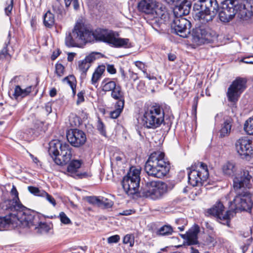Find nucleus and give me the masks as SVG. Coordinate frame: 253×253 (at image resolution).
<instances>
[{
    "label": "nucleus",
    "mask_w": 253,
    "mask_h": 253,
    "mask_svg": "<svg viewBox=\"0 0 253 253\" xmlns=\"http://www.w3.org/2000/svg\"><path fill=\"white\" fill-rule=\"evenodd\" d=\"M189 170L188 182L193 187L202 185L209 175L207 165L203 162H198L195 166H192Z\"/></svg>",
    "instance_id": "nucleus-10"
},
{
    "label": "nucleus",
    "mask_w": 253,
    "mask_h": 253,
    "mask_svg": "<svg viewBox=\"0 0 253 253\" xmlns=\"http://www.w3.org/2000/svg\"><path fill=\"white\" fill-rule=\"evenodd\" d=\"M74 56H75V53H69L68 56V60L70 62L73 61Z\"/></svg>",
    "instance_id": "nucleus-58"
},
{
    "label": "nucleus",
    "mask_w": 253,
    "mask_h": 253,
    "mask_svg": "<svg viewBox=\"0 0 253 253\" xmlns=\"http://www.w3.org/2000/svg\"><path fill=\"white\" fill-rule=\"evenodd\" d=\"M68 142L76 147H79L83 145L86 141V137L85 133L80 129H71L68 131L66 134Z\"/></svg>",
    "instance_id": "nucleus-15"
},
{
    "label": "nucleus",
    "mask_w": 253,
    "mask_h": 253,
    "mask_svg": "<svg viewBox=\"0 0 253 253\" xmlns=\"http://www.w3.org/2000/svg\"><path fill=\"white\" fill-rule=\"evenodd\" d=\"M187 14L180 15L174 14V18L171 24L173 32L183 38H186L190 34L191 22L182 16Z\"/></svg>",
    "instance_id": "nucleus-12"
},
{
    "label": "nucleus",
    "mask_w": 253,
    "mask_h": 253,
    "mask_svg": "<svg viewBox=\"0 0 253 253\" xmlns=\"http://www.w3.org/2000/svg\"><path fill=\"white\" fill-rule=\"evenodd\" d=\"M78 66L80 71L83 74H85L86 72L90 67V64L84 59L79 62Z\"/></svg>",
    "instance_id": "nucleus-34"
},
{
    "label": "nucleus",
    "mask_w": 253,
    "mask_h": 253,
    "mask_svg": "<svg viewBox=\"0 0 253 253\" xmlns=\"http://www.w3.org/2000/svg\"><path fill=\"white\" fill-rule=\"evenodd\" d=\"M28 189L29 191L34 195L38 196H42V192H44L43 190H40L38 188L34 186H28Z\"/></svg>",
    "instance_id": "nucleus-40"
},
{
    "label": "nucleus",
    "mask_w": 253,
    "mask_h": 253,
    "mask_svg": "<svg viewBox=\"0 0 253 253\" xmlns=\"http://www.w3.org/2000/svg\"><path fill=\"white\" fill-rule=\"evenodd\" d=\"M42 195L41 197H44L49 203H50L53 207H55L56 205V203L54 198L45 191H44V192H42Z\"/></svg>",
    "instance_id": "nucleus-38"
},
{
    "label": "nucleus",
    "mask_w": 253,
    "mask_h": 253,
    "mask_svg": "<svg viewBox=\"0 0 253 253\" xmlns=\"http://www.w3.org/2000/svg\"><path fill=\"white\" fill-rule=\"evenodd\" d=\"M13 0H10L9 3L8 4V5L5 8V12L7 15H9L11 12V10L13 8Z\"/></svg>",
    "instance_id": "nucleus-48"
},
{
    "label": "nucleus",
    "mask_w": 253,
    "mask_h": 253,
    "mask_svg": "<svg viewBox=\"0 0 253 253\" xmlns=\"http://www.w3.org/2000/svg\"><path fill=\"white\" fill-rule=\"evenodd\" d=\"M140 169L131 167L122 181L123 189L128 195H133L138 192L140 180Z\"/></svg>",
    "instance_id": "nucleus-7"
},
{
    "label": "nucleus",
    "mask_w": 253,
    "mask_h": 253,
    "mask_svg": "<svg viewBox=\"0 0 253 253\" xmlns=\"http://www.w3.org/2000/svg\"><path fill=\"white\" fill-rule=\"evenodd\" d=\"M49 145V154L57 165H63L70 161L72 148L68 143L62 142L58 140H53Z\"/></svg>",
    "instance_id": "nucleus-6"
},
{
    "label": "nucleus",
    "mask_w": 253,
    "mask_h": 253,
    "mask_svg": "<svg viewBox=\"0 0 253 253\" xmlns=\"http://www.w3.org/2000/svg\"><path fill=\"white\" fill-rule=\"evenodd\" d=\"M64 84H68L72 91L73 95H76V81L73 76H70L65 78L63 80Z\"/></svg>",
    "instance_id": "nucleus-29"
},
{
    "label": "nucleus",
    "mask_w": 253,
    "mask_h": 253,
    "mask_svg": "<svg viewBox=\"0 0 253 253\" xmlns=\"http://www.w3.org/2000/svg\"><path fill=\"white\" fill-rule=\"evenodd\" d=\"M99 3L100 2L98 0H88V5L93 8L96 7L97 8V6Z\"/></svg>",
    "instance_id": "nucleus-51"
},
{
    "label": "nucleus",
    "mask_w": 253,
    "mask_h": 253,
    "mask_svg": "<svg viewBox=\"0 0 253 253\" xmlns=\"http://www.w3.org/2000/svg\"><path fill=\"white\" fill-rule=\"evenodd\" d=\"M41 215L34 213L30 210V212H26L21 216L22 226L29 228L34 226L37 232L40 234L47 233L50 229L49 224L40 221Z\"/></svg>",
    "instance_id": "nucleus-9"
},
{
    "label": "nucleus",
    "mask_w": 253,
    "mask_h": 253,
    "mask_svg": "<svg viewBox=\"0 0 253 253\" xmlns=\"http://www.w3.org/2000/svg\"><path fill=\"white\" fill-rule=\"evenodd\" d=\"M55 71L58 76H62L64 71V66L61 63H57L55 65Z\"/></svg>",
    "instance_id": "nucleus-42"
},
{
    "label": "nucleus",
    "mask_w": 253,
    "mask_h": 253,
    "mask_svg": "<svg viewBox=\"0 0 253 253\" xmlns=\"http://www.w3.org/2000/svg\"><path fill=\"white\" fill-rule=\"evenodd\" d=\"M123 96H114V98L117 100L115 103V109L110 112V117L112 119H117L120 115L124 107V99Z\"/></svg>",
    "instance_id": "nucleus-23"
},
{
    "label": "nucleus",
    "mask_w": 253,
    "mask_h": 253,
    "mask_svg": "<svg viewBox=\"0 0 253 253\" xmlns=\"http://www.w3.org/2000/svg\"><path fill=\"white\" fill-rule=\"evenodd\" d=\"M100 202L99 207L103 206L105 208H111L113 205L112 201L104 197L100 199Z\"/></svg>",
    "instance_id": "nucleus-37"
},
{
    "label": "nucleus",
    "mask_w": 253,
    "mask_h": 253,
    "mask_svg": "<svg viewBox=\"0 0 253 253\" xmlns=\"http://www.w3.org/2000/svg\"><path fill=\"white\" fill-rule=\"evenodd\" d=\"M232 126V120L229 118L225 120L222 124V137L228 136L231 132Z\"/></svg>",
    "instance_id": "nucleus-27"
},
{
    "label": "nucleus",
    "mask_w": 253,
    "mask_h": 253,
    "mask_svg": "<svg viewBox=\"0 0 253 253\" xmlns=\"http://www.w3.org/2000/svg\"><path fill=\"white\" fill-rule=\"evenodd\" d=\"M170 169V164L165 158L164 153L156 151L149 157L145 166V170L148 175L162 178Z\"/></svg>",
    "instance_id": "nucleus-4"
},
{
    "label": "nucleus",
    "mask_w": 253,
    "mask_h": 253,
    "mask_svg": "<svg viewBox=\"0 0 253 253\" xmlns=\"http://www.w3.org/2000/svg\"><path fill=\"white\" fill-rule=\"evenodd\" d=\"M198 96H196L194 98L193 100V104L192 106V114L194 115L195 117H196L197 114V106L198 104Z\"/></svg>",
    "instance_id": "nucleus-47"
},
{
    "label": "nucleus",
    "mask_w": 253,
    "mask_h": 253,
    "mask_svg": "<svg viewBox=\"0 0 253 253\" xmlns=\"http://www.w3.org/2000/svg\"><path fill=\"white\" fill-rule=\"evenodd\" d=\"M10 194L14 197L12 200H7L0 203V213L5 211H13L17 213L18 216L21 217L26 212H30V210L24 206L20 202L18 193L16 187L13 185Z\"/></svg>",
    "instance_id": "nucleus-8"
},
{
    "label": "nucleus",
    "mask_w": 253,
    "mask_h": 253,
    "mask_svg": "<svg viewBox=\"0 0 253 253\" xmlns=\"http://www.w3.org/2000/svg\"><path fill=\"white\" fill-rule=\"evenodd\" d=\"M52 9L53 11L59 18H62L65 14L63 7L59 4L53 5Z\"/></svg>",
    "instance_id": "nucleus-35"
},
{
    "label": "nucleus",
    "mask_w": 253,
    "mask_h": 253,
    "mask_svg": "<svg viewBox=\"0 0 253 253\" xmlns=\"http://www.w3.org/2000/svg\"><path fill=\"white\" fill-rule=\"evenodd\" d=\"M103 90L105 92H110L111 95H120L121 92V88L120 85H117L115 82L109 81L107 83H102Z\"/></svg>",
    "instance_id": "nucleus-25"
},
{
    "label": "nucleus",
    "mask_w": 253,
    "mask_h": 253,
    "mask_svg": "<svg viewBox=\"0 0 253 253\" xmlns=\"http://www.w3.org/2000/svg\"><path fill=\"white\" fill-rule=\"evenodd\" d=\"M169 4L173 6L174 14L180 15L188 14L190 12L191 3L187 0H165Z\"/></svg>",
    "instance_id": "nucleus-16"
},
{
    "label": "nucleus",
    "mask_w": 253,
    "mask_h": 253,
    "mask_svg": "<svg viewBox=\"0 0 253 253\" xmlns=\"http://www.w3.org/2000/svg\"><path fill=\"white\" fill-rule=\"evenodd\" d=\"M193 8L199 10L195 15V19L202 25L211 21L218 14L217 21H221V11L216 0H199L193 6Z\"/></svg>",
    "instance_id": "nucleus-3"
},
{
    "label": "nucleus",
    "mask_w": 253,
    "mask_h": 253,
    "mask_svg": "<svg viewBox=\"0 0 253 253\" xmlns=\"http://www.w3.org/2000/svg\"><path fill=\"white\" fill-rule=\"evenodd\" d=\"M131 214V211L126 210L123 211L122 212H120V214L123 215H128Z\"/></svg>",
    "instance_id": "nucleus-59"
},
{
    "label": "nucleus",
    "mask_w": 253,
    "mask_h": 253,
    "mask_svg": "<svg viewBox=\"0 0 253 253\" xmlns=\"http://www.w3.org/2000/svg\"><path fill=\"white\" fill-rule=\"evenodd\" d=\"M59 217L61 222L64 224H69L71 223V221L64 212H61L59 213Z\"/></svg>",
    "instance_id": "nucleus-41"
},
{
    "label": "nucleus",
    "mask_w": 253,
    "mask_h": 253,
    "mask_svg": "<svg viewBox=\"0 0 253 253\" xmlns=\"http://www.w3.org/2000/svg\"><path fill=\"white\" fill-rule=\"evenodd\" d=\"M30 157L33 159V162L36 164H38V163L40 162L38 159L37 157H35L33 155L30 154Z\"/></svg>",
    "instance_id": "nucleus-60"
},
{
    "label": "nucleus",
    "mask_w": 253,
    "mask_h": 253,
    "mask_svg": "<svg viewBox=\"0 0 253 253\" xmlns=\"http://www.w3.org/2000/svg\"><path fill=\"white\" fill-rule=\"evenodd\" d=\"M164 112L158 104H147L144 106L142 122L148 128L155 129L164 121Z\"/></svg>",
    "instance_id": "nucleus-5"
},
{
    "label": "nucleus",
    "mask_w": 253,
    "mask_h": 253,
    "mask_svg": "<svg viewBox=\"0 0 253 253\" xmlns=\"http://www.w3.org/2000/svg\"><path fill=\"white\" fill-rule=\"evenodd\" d=\"M65 6L69 7L72 1H73L74 7L75 9H77L79 7V4L78 0H64Z\"/></svg>",
    "instance_id": "nucleus-46"
},
{
    "label": "nucleus",
    "mask_w": 253,
    "mask_h": 253,
    "mask_svg": "<svg viewBox=\"0 0 253 253\" xmlns=\"http://www.w3.org/2000/svg\"><path fill=\"white\" fill-rule=\"evenodd\" d=\"M118 32L108 29L98 28L94 32L81 22H77L71 32L66 34L65 45L68 47H81L87 42H101L114 47H126L128 39L119 38Z\"/></svg>",
    "instance_id": "nucleus-1"
},
{
    "label": "nucleus",
    "mask_w": 253,
    "mask_h": 253,
    "mask_svg": "<svg viewBox=\"0 0 253 253\" xmlns=\"http://www.w3.org/2000/svg\"><path fill=\"white\" fill-rule=\"evenodd\" d=\"M228 205L229 209L222 216V225L231 227L230 220L237 212L242 211L251 212L253 206L251 195L247 192L238 194L232 201L228 202Z\"/></svg>",
    "instance_id": "nucleus-2"
},
{
    "label": "nucleus",
    "mask_w": 253,
    "mask_h": 253,
    "mask_svg": "<svg viewBox=\"0 0 253 253\" xmlns=\"http://www.w3.org/2000/svg\"><path fill=\"white\" fill-rule=\"evenodd\" d=\"M97 127L100 134L104 136L106 135L105 126L101 120L99 118L97 122Z\"/></svg>",
    "instance_id": "nucleus-39"
},
{
    "label": "nucleus",
    "mask_w": 253,
    "mask_h": 253,
    "mask_svg": "<svg viewBox=\"0 0 253 253\" xmlns=\"http://www.w3.org/2000/svg\"><path fill=\"white\" fill-rule=\"evenodd\" d=\"M235 171V165L232 162H227L222 167V172L225 174L232 175Z\"/></svg>",
    "instance_id": "nucleus-32"
},
{
    "label": "nucleus",
    "mask_w": 253,
    "mask_h": 253,
    "mask_svg": "<svg viewBox=\"0 0 253 253\" xmlns=\"http://www.w3.org/2000/svg\"><path fill=\"white\" fill-rule=\"evenodd\" d=\"M105 67L104 66H98L96 68L93 73L91 78V81L93 84H95L100 79L102 75L105 71Z\"/></svg>",
    "instance_id": "nucleus-31"
},
{
    "label": "nucleus",
    "mask_w": 253,
    "mask_h": 253,
    "mask_svg": "<svg viewBox=\"0 0 253 253\" xmlns=\"http://www.w3.org/2000/svg\"><path fill=\"white\" fill-rule=\"evenodd\" d=\"M34 89L35 86L32 85H29L26 87H24L23 85H16L13 95H29Z\"/></svg>",
    "instance_id": "nucleus-26"
},
{
    "label": "nucleus",
    "mask_w": 253,
    "mask_h": 253,
    "mask_svg": "<svg viewBox=\"0 0 253 253\" xmlns=\"http://www.w3.org/2000/svg\"><path fill=\"white\" fill-rule=\"evenodd\" d=\"M82 161L80 160L72 161L67 168V171L71 176L75 178H82L86 175V173L78 172V169L81 167Z\"/></svg>",
    "instance_id": "nucleus-22"
},
{
    "label": "nucleus",
    "mask_w": 253,
    "mask_h": 253,
    "mask_svg": "<svg viewBox=\"0 0 253 253\" xmlns=\"http://www.w3.org/2000/svg\"><path fill=\"white\" fill-rule=\"evenodd\" d=\"M56 90L55 88H52L50 91V95H56Z\"/></svg>",
    "instance_id": "nucleus-63"
},
{
    "label": "nucleus",
    "mask_w": 253,
    "mask_h": 253,
    "mask_svg": "<svg viewBox=\"0 0 253 253\" xmlns=\"http://www.w3.org/2000/svg\"><path fill=\"white\" fill-rule=\"evenodd\" d=\"M78 99L77 100V105H79L81 103L84 101V96H78Z\"/></svg>",
    "instance_id": "nucleus-55"
},
{
    "label": "nucleus",
    "mask_w": 253,
    "mask_h": 253,
    "mask_svg": "<svg viewBox=\"0 0 253 253\" xmlns=\"http://www.w3.org/2000/svg\"><path fill=\"white\" fill-rule=\"evenodd\" d=\"M135 65L140 70H142L144 74H147L146 70L145 69V65L142 62L139 61H136Z\"/></svg>",
    "instance_id": "nucleus-49"
},
{
    "label": "nucleus",
    "mask_w": 253,
    "mask_h": 253,
    "mask_svg": "<svg viewBox=\"0 0 253 253\" xmlns=\"http://www.w3.org/2000/svg\"><path fill=\"white\" fill-rule=\"evenodd\" d=\"M212 33L202 27L196 28L192 33L193 42L198 45L211 42L212 40Z\"/></svg>",
    "instance_id": "nucleus-18"
},
{
    "label": "nucleus",
    "mask_w": 253,
    "mask_h": 253,
    "mask_svg": "<svg viewBox=\"0 0 253 253\" xmlns=\"http://www.w3.org/2000/svg\"><path fill=\"white\" fill-rule=\"evenodd\" d=\"M98 54V53L97 52H92L87 56L84 59L91 65V63L96 59V55Z\"/></svg>",
    "instance_id": "nucleus-45"
},
{
    "label": "nucleus",
    "mask_w": 253,
    "mask_h": 253,
    "mask_svg": "<svg viewBox=\"0 0 253 253\" xmlns=\"http://www.w3.org/2000/svg\"><path fill=\"white\" fill-rule=\"evenodd\" d=\"M107 69L108 72L111 74H115L116 72V69L112 65H108Z\"/></svg>",
    "instance_id": "nucleus-52"
},
{
    "label": "nucleus",
    "mask_w": 253,
    "mask_h": 253,
    "mask_svg": "<svg viewBox=\"0 0 253 253\" xmlns=\"http://www.w3.org/2000/svg\"><path fill=\"white\" fill-rule=\"evenodd\" d=\"M228 100L232 103H235L238 100V96H227Z\"/></svg>",
    "instance_id": "nucleus-53"
},
{
    "label": "nucleus",
    "mask_w": 253,
    "mask_h": 253,
    "mask_svg": "<svg viewBox=\"0 0 253 253\" xmlns=\"http://www.w3.org/2000/svg\"><path fill=\"white\" fill-rule=\"evenodd\" d=\"M139 11L147 15H151L153 18L159 16L158 8L155 0H141L137 5Z\"/></svg>",
    "instance_id": "nucleus-17"
},
{
    "label": "nucleus",
    "mask_w": 253,
    "mask_h": 253,
    "mask_svg": "<svg viewBox=\"0 0 253 253\" xmlns=\"http://www.w3.org/2000/svg\"><path fill=\"white\" fill-rule=\"evenodd\" d=\"M120 236L118 235H115L108 238L107 242L109 244L117 243L120 241Z\"/></svg>",
    "instance_id": "nucleus-44"
},
{
    "label": "nucleus",
    "mask_w": 253,
    "mask_h": 253,
    "mask_svg": "<svg viewBox=\"0 0 253 253\" xmlns=\"http://www.w3.org/2000/svg\"><path fill=\"white\" fill-rule=\"evenodd\" d=\"M131 78L134 81H135L137 79L138 77L136 74L131 72Z\"/></svg>",
    "instance_id": "nucleus-61"
},
{
    "label": "nucleus",
    "mask_w": 253,
    "mask_h": 253,
    "mask_svg": "<svg viewBox=\"0 0 253 253\" xmlns=\"http://www.w3.org/2000/svg\"><path fill=\"white\" fill-rule=\"evenodd\" d=\"M74 119H75V120H77L78 121V124H77L76 123H75L74 124H73L71 122V125L72 126H76L78 125H79L80 124L79 123V118L78 117H75L74 118Z\"/></svg>",
    "instance_id": "nucleus-62"
},
{
    "label": "nucleus",
    "mask_w": 253,
    "mask_h": 253,
    "mask_svg": "<svg viewBox=\"0 0 253 253\" xmlns=\"http://www.w3.org/2000/svg\"><path fill=\"white\" fill-rule=\"evenodd\" d=\"M167 185L160 181L147 182L145 187L142 190L141 194L143 197L152 200L161 198L167 192Z\"/></svg>",
    "instance_id": "nucleus-11"
},
{
    "label": "nucleus",
    "mask_w": 253,
    "mask_h": 253,
    "mask_svg": "<svg viewBox=\"0 0 253 253\" xmlns=\"http://www.w3.org/2000/svg\"><path fill=\"white\" fill-rule=\"evenodd\" d=\"M247 80L246 78L238 77L230 85L228 90V95L240 94L246 88Z\"/></svg>",
    "instance_id": "nucleus-20"
},
{
    "label": "nucleus",
    "mask_w": 253,
    "mask_h": 253,
    "mask_svg": "<svg viewBox=\"0 0 253 253\" xmlns=\"http://www.w3.org/2000/svg\"><path fill=\"white\" fill-rule=\"evenodd\" d=\"M252 178L248 170H243L240 175L234 180V188L238 190L242 188H250L251 187L250 180Z\"/></svg>",
    "instance_id": "nucleus-19"
},
{
    "label": "nucleus",
    "mask_w": 253,
    "mask_h": 253,
    "mask_svg": "<svg viewBox=\"0 0 253 253\" xmlns=\"http://www.w3.org/2000/svg\"><path fill=\"white\" fill-rule=\"evenodd\" d=\"M173 232L172 227L169 225H164L161 227L156 232L158 236H169Z\"/></svg>",
    "instance_id": "nucleus-28"
},
{
    "label": "nucleus",
    "mask_w": 253,
    "mask_h": 253,
    "mask_svg": "<svg viewBox=\"0 0 253 253\" xmlns=\"http://www.w3.org/2000/svg\"><path fill=\"white\" fill-rule=\"evenodd\" d=\"M200 232L199 226L195 224L186 233V234L183 236L185 240L186 244L187 245H193L198 244V234Z\"/></svg>",
    "instance_id": "nucleus-21"
},
{
    "label": "nucleus",
    "mask_w": 253,
    "mask_h": 253,
    "mask_svg": "<svg viewBox=\"0 0 253 253\" xmlns=\"http://www.w3.org/2000/svg\"><path fill=\"white\" fill-rule=\"evenodd\" d=\"M21 77H14L12 79H11V83H18L19 81L21 79Z\"/></svg>",
    "instance_id": "nucleus-57"
},
{
    "label": "nucleus",
    "mask_w": 253,
    "mask_h": 253,
    "mask_svg": "<svg viewBox=\"0 0 253 253\" xmlns=\"http://www.w3.org/2000/svg\"><path fill=\"white\" fill-rule=\"evenodd\" d=\"M176 58V56L174 54L169 53L168 55V59L169 61H173Z\"/></svg>",
    "instance_id": "nucleus-56"
},
{
    "label": "nucleus",
    "mask_w": 253,
    "mask_h": 253,
    "mask_svg": "<svg viewBox=\"0 0 253 253\" xmlns=\"http://www.w3.org/2000/svg\"><path fill=\"white\" fill-rule=\"evenodd\" d=\"M238 153L247 159L253 156V140L248 137H243L238 139L235 143Z\"/></svg>",
    "instance_id": "nucleus-14"
},
{
    "label": "nucleus",
    "mask_w": 253,
    "mask_h": 253,
    "mask_svg": "<svg viewBox=\"0 0 253 253\" xmlns=\"http://www.w3.org/2000/svg\"><path fill=\"white\" fill-rule=\"evenodd\" d=\"M221 213V203L218 200L212 208L208 209L205 211V214L207 216H212L215 217L217 221L220 223L221 218L220 214Z\"/></svg>",
    "instance_id": "nucleus-24"
},
{
    "label": "nucleus",
    "mask_w": 253,
    "mask_h": 253,
    "mask_svg": "<svg viewBox=\"0 0 253 253\" xmlns=\"http://www.w3.org/2000/svg\"><path fill=\"white\" fill-rule=\"evenodd\" d=\"M100 199L96 197H88L87 198V202L93 205H97L99 206Z\"/></svg>",
    "instance_id": "nucleus-43"
},
{
    "label": "nucleus",
    "mask_w": 253,
    "mask_h": 253,
    "mask_svg": "<svg viewBox=\"0 0 253 253\" xmlns=\"http://www.w3.org/2000/svg\"><path fill=\"white\" fill-rule=\"evenodd\" d=\"M7 55H8V53H7L6 49H3L1 50V51L0 53V58H2L6 57Z\"/></svg>",
    "instance_id": "nucleus-54"
},
{
    "label": "nucleus",
    "mask_w": 253,
    "mask_h": 253,
    "mask_svg": "<svg viewBox=\"0 0 253 253\" xmlns=\"http://www.w3.org/2000/svg\"><path fill=\"white\" fill-rule=\"evenodd\" d=\"M123 243L125 244H129V247H132L134 245V238L132 235L127 234L123 239Z\"/></svg>",
    "instance_id": "nucleus-36"
},
{
    "label": "nucleus",
    "mask_w": 253,
    "mask_h": 253,
    "mask_svg": "<svg viewBox=\"0 0 253 253\" xmlns=\"http://www.w3.org/2000/svg\"><path fill=\"white\" fill-rule=\"evenodd\" d=\"M54 15L49 11H47L43 16V24L46 27L51 28L54 24Z\"/></svg>",
    "instance_id": "nucleus-30"
},
{
    "label": "nucleus",
    "mask_w": 253,
    "mask_h": 253,
    "mask_svg": "<svg viewBox=\"0 0 253 253\" xmlns=\"http://www.w3.org/2000/svg\"><path fill=\"white\" fill-rule=\"evenodd\" d=\"M244 129L247 134L253 135V116L245 122Z\"/></svg>",
    "instance_id": "nucleus-33"
},
{
    "label": "nucleus",
    "mask_w": 253,
    "mask_h": 253,
    "mask_svg": "<svg viewBox=\"0 0 253 253\" xmlns=\"http://www.w3.org/2000/svg\"><path fill=\"white\" fill-rule=\"evenodd\" d=\"M240 62L246 64H253V56L244 57L241 59Z\"/></svg>",
    "instance_id": "nucleus-50"
},
{
    "label": "nucleus",
    "mask_w": 253,
    "mask_h": 253,
    "mask_svg": "<svg viewBox=\"0 0 253 253\" xmlns=\"http://www.w3.org/2000/svg\"><path fill=\"white\" fill-rule=\"evenodd\" d=\"M191 253H199L198 251L196 249H194L193 247H191Z\"/></svg>",
    "instance_id": "nucleus-64"
},
{
    "label": "nucleus",
    "mask_w": 253,
    "mask_h": 253,
    "mask_svg": "<svg viewBox=\"0 0 253 253\" xmlns=\"http://www.w3.org/2000/svg\"><path fill=\"white\" fill-rule=\"evenodd\" d=\"M241 4L238 0H225L222 1V22H228L234 17Z\"/></svg>",
    "instance_id": "nucleus-13"
}]
</instances>
